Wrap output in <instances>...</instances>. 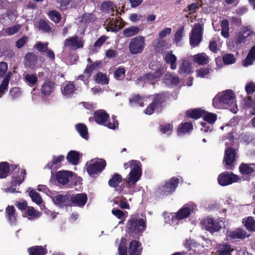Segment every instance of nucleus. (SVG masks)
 Returning a JSON list of instances; mask_svg holds the SVG:
<instances>
[{"label":"nucleus","instance_id":"f257e3e1","mask_svg":"<svg viewBox=\"0 0 255 255\" xmlns=\"http://www.w3.org/2000/svg\"><path fill=\"white\" fill-rule=\"evenodd\" d=\"M213 105L217 108H230L234 113H236L238 111L236 96L231 90H226L221 95L215 97L213 99Z\"/></svg>","mask_w":255,"mask_h":255},{"label":"nucleus","instance_id":"f03ea898","mask_svg":"<svg viewBox=\"0 0 255 255\" xmlns=\"http://www.w3.org/2000/svg\"><path fill=\"white\" fill-rule=\"evenodd\" d=\"M145 229V221L135 216H131L126 225L127 233L134 239H138Z\"/></svg>","mask_w":255,"mask_h":255},{"label":"nucleus","instance_id":"7ed1b4c3","mask_svg":"<svg viewBox=\"0 0 255 255\" xmlns=\"http://www.w3.org/2000/svg\"><path fill=\"white\" fill-rule=\"evenodd\" d=\"M167 96L164 93L155 94L151 103L145 109L144 113L148 115L153 114L155 111L160 113L162 111L167 101Z\"/></svg>","mask_w":255,"mask_h":255},{"label":"nucleus","instance_id":"20e7f679","mask_svg":"<svg viewBox=\"0 0 255 255\" xmlns=\"http://www.w3.org/2000/svg\"><path fill=\"white\" fill-rule=\"evenodd\" d=\"M130 167L132 168L128 174L127 186L129 187L134 185L140 178L142 175L141 164L138 160H131L129 161Z\"/></svg>","mask_w":255,"mask_h":255},{"label":"nucleus","instance_id":"39448f33","mask_svg":"<svg viewBox=\"0 0 255 255\" xmlns=\"http://www.w3.org/2000/svg\"><path fill=\"white\" fill-rule=\"evenodd\" d=\"M179 183L178 178L173 177L168 181L165 182L161 188L156 190V196L159 198H163L166 196L172 194L177 188Z\"/></svg>","mask_w":255,"mask_h":255},{"label":"nucleus","instance_id":"423d86ee","mask_svg":"<svg viewBox=\"0 0 255 255\" xmlns=\"http://www.w3.org/2000/svg\"><path fill=\"white\" fill-rule=\"evenodd\" d=\"M145 46V38L143 36L139 35L131 39L128 48L131 54H138L142 52Z\"/></svg>","mask_w":255,"mask_h":255},{"label":"nucleus","instance_id":"0eeeda50","mask_svg":"<svg viewBox=\"0 0 255 255\" xmlns=\"http://www.w3.org/2000/svg\"><path fill=\"white\" fill-rule=\"evenodd\" d=\"M236 158V152L232 147H227L225 150V155L223 161L225 169L233 170L235 168Z\"/></svg>","mask_w":255,"mask_h":255},{"label":"nucleus","instance_id":"6e6552de","mask_svg":"<svg viewBox=\"0 0 255 255\" xmlns=\"http://www.w3.org/2000/svg\"><path fill=\"white\" fill-rule=\"evenodd\" d=\"M203 30V24L200 23L194 24L189 38L190 44L191 46L195 47L200 43Z\"/></svg>","mask_w":255,"mask_h":255},{"label":"nucleus","instance_id":"1a4fd4ad","mask_svg":"<svg viewBox=\"0 0 255 255\" xmlns=\"http://www.w3.org/2000/svg\"><path fill=\"white\" fill-rule=\"evenodd\" d=\"M91 162H93L89 165L88 163L86 164L87 171L91 176L102 172L107 165L106 160L102 158H97L95 161L92 160Z\"/></svg>","mask_w":255,"mask_h":255},{"label":"nucleus","instance_id":"9d476101","mask_svg":"<svg viewBox=\"0 0 255 255\" xmlns=\"http://www.w3.org/2000/svg\"><path fill=\"white\" fill-rule=\"evenodd\" d=\"M217 180L219 185L225 186L237 182L239 177L232 172L225 171L219 174Z\"/></svg>","mask_w":255,"mask_h":255},{"label":"nucleus","instance_id":"9b49d317","mask_svg":"<svg viewBox=\"0 0 255 255\" xmlns=\"http://www.w3.org/2000/svg\"><path fill=\"white\" fill-rule=\"evenodd\" d=\"M204 229L211 234L219 231L222 228L218 219L207 217L202 222Z\"/></svg>","mask_w":255,"mask_h":255},{"label":"nucleus","instance_id":"f8f14e48","mask_svg":"<svg viewBox=\"0 0 255 255\" xmlns=\"http://www.w3.org/2000/svg\"><path fill=\"white\" fill-rule=\"evenodd\" d=\"M83 46L84 42L76 35L66 39L64 42V47L70 49L76 50L83 48Z\"/></svg>","mask_w":255,"mask_h":255},{"label":"nucleus","instance_id":"ddd939ff","mask_svg":"<svg viewBox=\"0 0 255 255\" xmlns=\"http://www.w3.org/2000/svg\"><path fill=\"white\" fill-rule=\"evenodd\" d=\"M196 208L194 204H186L184 205L176 214V219L178 220L188 218Z\"/></svg>","mask_w":255,"mask_h":255},{"label":"nucleus","instance_id":"4468645a","mask_svg":"<svg viewBox=\"0 0 255 255\" xmlns=\"http://www.w3.org/2000/svg\"><path fill=\"white\" fill-rule=\"evenodd\" d=\"M26 175V171L25 169H22L21 171V175L22 178H21L19 175L17 176H12L11 181L10 182V186L9 187L6 189V192L14 193L17 192L16 191V187L17 185H20L24 181L25 176Z\"/></svg>","mask_w":255,"mask_h":255},{"label":"nucleus","instance_id":"2eb2a0df","mask_svg":"<svg viewBox=\"0 0 255 255\" xmlns=\"http://www.w3.org/2000/svg\"><path fill=\"white\" fill-rule=\"evenodd\" d=\"M17 217V213L13 206L8 205L5 208V218L11 226L16 224Z\"/></svg>","mask_w":255,"mask_h":255},{"label":"nucleus","instance_id":"dca6fc26","mask_svg":"<svg viewBox=\"0 0 255 255\" xmlns=\"http://www.w3.org/2000/svg\"><path fill=\"white\" fill-rule=\"evenodd\" d=\"M71 205L75 206L83 207L87 201V196L85 193H80L75 195L70 196Z\"/></svg>","mask_w":255,"mask_h":255},{"label":"nucleus","instance_id":"f3484780","mask_svg":"<svg viewBox=\"0 0 255 255\" xmlns=\"http://www.w3.org/2000/svg\"><path fill=\"white\" fill-rule=\"evenodd\" d=\"M54 203L58 206H71L70 195L58 194L53 198Z\"/></svg>","mask_w":255,"mask_h":255},{"label":"nucleus","instance_id":"a211bd4d","mask_svg":"<svg viewBox=\"0 0 255 255\" xmlns=\"http://www.w3.org/2000/svg\"><path fill=\"white\" fill-rule=\"evenodd\" d=\"M94 120L100 125H104L110 118L109 115L104 110H99L94 113Z\"/></svg>","mask_w":255,"mask_h":255},{"label":"nucleus","instance_id":"6ab92c4d","mask_svg":"<svg viewBox=\"0 0 255 255\" xmlns=\"http://www.w3.org/2000/svg\"><path fill=\"white\" fill-rule=\"evenodd\" d=\"M72 172L63 170L56 173L55 178L57 181L62 185H65L69 181V177L72 176Z\"/></svg>","mask_w":255,"mask_h":255},{"label":"nucleus","instance_id":"aec40b11","mask_svg":"<svg viewBox=\"0 0 255 255\" xmlns=\"http://www.w3.org/2000/svg\"><path fill=\"white\" fill-rule=\"evenodd\" d=\"M142 250L141 244L135 240L131 241L128 246L129 255H141Z\"/></svg>","mask_w":255,"mask_h":255},{"label":"nucleus","instance_id":"412c9836","mask_svg":"<svg viewBox=\"0 0 255 255\" xmlns=\"http://www.w3.org/2000/svg\"><path fill=\"white\" fill-rule=\"evenodd\" d=\"M165 63L170 65L172 70H175L177 68V57L173 54L172 50L167 51L163 57Z\"/></svg>","mask_w":255,"mask_h":255},{"label":"nucleus","instance_id":"4be33fe9","mask_svg":"<svg viewBox=\"0 0 255 255\" xmlns=\"http://www.w3.org/2000/svg\"><path fill=\"white\" fill-rule=\"evenodd\" d=\"M47 246H34L27 249L29 255H46L48 251Z\"/></svg>","mask_w":255,"mask_h":255},{"label":"nucleus","instance_id":"5701e85b","mask_svg":"<svg viewBox=\"0 0 255 255\" xmlns=\"http://www.w3.org/2000/svg\"><path fill=\"white\" fill-rule=\"evenodd\" d=\"M206 113V111L201 108H194L187 110L186 116L189 118L197 120L203 116Z\"/></svg>","mask_w":255,"mask_h":255},{"label":"nucleus","instance_id":"b1692460","mask_svg":"<svg viewBox=\"0 0 255 255\" xmlns=\"http://www.w3.org/2000/svg\"><path fill=\"white\" fill-rule=\"evenodd\" d=\"M55 85V83L50 80L46 81L41 88L42 94L44 96H49L54 90Z\"/></svg>","mask_w":255,"mask_h":255},{"label":"nucleus","instance_id":"393cba45","mask_svg":"<svg viewBox=\"0 0 255 255\" xmlns=\"http://www.w3.org/2000/svg\"><path fill=\"white\" fill-rule=\"evenodd\" d=\"M240 172L242 175H248L255 172V163H241L239 166Z\"/></svg>","mask_w":255,"mask_h":255},{"label":"nucleus","instance_id":"a878e982","mask_svg":"<svg viewBox=\"0 0 255 255\" xmlns=\"http://www.w3.org/2000/svg\"><path fill=\"white\" fill-rule=\"evenodd\" d=\"M229 237L234 240H243L249 236H247V232L244 229L237 228L235 230L230 232Z\"/></svg>","mask_w":255,"mask_h":255},{"label":"nucleus","instance_id":"bb28decb","mask_svg":"<svg viewBox=\"0 0 255 255\" xmlns=\"http://www.w3.org/2000/svg\"><path fill=\"white\" fill-rule=\"evenodd\" d=\"M193 128V125L191 123H182L178 127L177 134L178 135H184L190 132Z\"/></svg>","mask_w":255,"mask_h":255},{"label":"nucleus","instance_id":"cd10ccee","mask_svg":"<svg viewBox=\"0 0 255 255\" xmlns=\"http://www.w3.org/2000/svg\"><path fill=\"white\" fill-rule=\"evenodd\" d=\"M191 71V65L190 62L185 58L180 59L179 73L180 74H189Z\"/></svg>","mask_w":255,"mask_h":255},{"label":"nucleus","instance_id":"c85d7f7f","mask_svg":"<svg viewBox=\"0 0 255 255\" xmlns=\"http://www.w3.org/2000/svg\"><path fill=\"white\" fill-rule=\"evenodd\" d=\"M37 63L36 55L32 53L28 52L25 56V65L26 67L33 68Z\"/></svg>","mask_w":255,"mask_h":255},{"label":"nucleus","instance_id":"c756f323","mask_svg":"<svg viewBox=\"0 0 255 255\" xmlns=\"http://www.w3.org/2000/svg\"><path fill=\"white\" fill-rule=\"evenodd\" d=\"M255 61V45L253 46L249 51L247 57L243 61V65L245 67H247L252 65Z\"/></svg>","mask_w":255,"mask_h":255},{"label":"nucleus","instance_id":"7c9ffc66","mask_svg":"<svg viewBox=\"0 0 255 255\" xmlns=\"http://www.w3.org/2000/svg\"><path fill=\"white\" fill-rule=\"evenodd\" d=\"M243 224L249 232H255V220L253 217L249 216L243 219Z\"/></svg>","mask_w":255,"mask_h":255},{"label":"nucleus","instance_id":"2f4dec72","mask_svg":"<svg viewBox=\"0 0 255 255\" xmlns=\"http://www.w3.org/2000/svg\"><path fill=\"white\" fill-rule=\"evenodd\" d=\"M193 61L199 65H204L209 62L208 56L205 53H198L193 56Z\"/></svg>","mask_w":255,"mask_h":255},{"label":"nucleus","instance_id":"473e14b6","mask_svg":"<svg viewBox=\"0 0 255 255\" xmlns=\"http://www.w3.org/2000/svg\"><path fill=\"white\" fill-rule=\"evenodd\" d=\"M76 89L73 82L69 81L62 87L61 92L63 95L68 97L72 95Z\"/></svg>","mask_w":255,"mask_h":255},{"label":"nucleus","instance_id":"72a5a7b5","mask_svg":"<svg viewBox=\"0 0 255 255\" xmlns=\"http://www.w3.org/2000/svg\"><path fill=\"white\" fill-rule=\"evenodd\" d=\"M11 73L9 72L4 77L0 84V97H1L6 91H7Z\"/></svg>","mask_w":255,"mask_h":255},{"label":"nucleus","instance_id":"f704fd0d","mask_svg":"<svg viewBox=\"0 0 255 255\" xmlns=\"http://www.w3.org/2000/svg\"><path fill=\"white\" fill-rule=\"evenodd\" d=\"M10 171V164L6 161L0 162V179L6 178Z\"/></svg>","mask_w":255,"mask_h":255},{"label":"nucleus","instance_id":"c9c22d12","mask_svg":"<svg viewBox=\"0 0 255 255\" xmlns=\"http://www.w3.org/2000/svg\"><path fill=\"white\" fill-rule=\"evenodd\" d=\"M66 159L72 164L77 165L79 163L80 159L79 153L78 151L71 150L68 153Z\"/></svg>","mask_w":255,"mask_h":255},{"label":"nucleus","instance_id":"e433bc0d","mask_svg":"<svg viewBox=\"0 0 255 255\" xmlns=\"http://www.w3.org/2000/svg\"><path fill=\"white\" fill-rule=\"evenodd\" d=\"M123 180L122 176L118 173H115L111 178L108 181L109 186L113 188H116Z\"/></svg>","mask_w":255,"mask_h":255},{"label":"nucleus","instance_id":"4c0bfd02","mask_svg":"<svg viewBox=\"0 0 255 255\" xmlns=\"http://www.w3.org/2000/svg\"><path fill=\"white\" fill-rule=\"evenodd\" d=\"M76 129L80 136L86 140L89 138L88 130L86 126L82 123H79L76 125Z\"/></svg>","mask_w":255,"mask_h":255},{"label":"nucleus","instance_id":"58836bf2","mask_svg":"<svg viewBox=\"0 0 255 255\" xmlns=\"http://www.w3.org/2000/svg\"><path fill=\"white\" fill-rule=\"evenodd\" d=\"M233 251L231 246L226 244L220 245L218 250L219 255H232Z\"/></svg>","mask_w":255,"mask_h":255},{"label":"nucleus","instance_id":"ea45409f","mask_svg":"<svg viewBox=\"0 0 255 255\" xmlns=\"http://www.w3.org/2000/svg\"><path fill=\"white\" fill-rule=\"evenodd\" d=\"M140 28L136 26H133L125 29L123 34L125 37H131L137 34L140 31Z\"/></svg>","mask_w":255,"mask_h":255},{"label":"nucleus","instance_id":"a19ab883","mask_svg":"<svg viewBox=\"0 0 255 255\" xmlns=\"http://www.w3.org/2000/svg\"><path fill=\"white\" fill-rule=\"evenodd\" d=\"M221 26L222 28L221 35L224 38H229V23L228 19H223L221 23Z\"/></svg>","mask_w":255,"mask_h":255},{"label":"nucleus","instance_id":"79ce46f5","mask_svg":"<svg viewBox=\"0 0 255 255\" xmlns=\"http://www.w3.org/2000/svg\"><path fill=\"white\" fill-rule=\"evenodd\" d=\"M37 27L39 29L41 30L44 32L49 33L51 30L49 21L45 19H40L38 22Z\"/></svg>","mask_w":255,"mask_h":255},{"label":"nucleus","instance_id":"37998d69","mask_svg":"<svg viewBox=\"0 0 255 255\" xmlns=\"http://www.w3.org/2000/svg\"><path fill=\"white\" fill-rule=\"evenodd\" d=\"M64 158V156L62 155L58 156H53L51 161L48 163L45 167L49 169H52L54 166L58 165L63 161Z\"/></svg>","mask_w":255,"mask_h":255},{"label":"nucleus","instance_id":"c03bdc74","mask_svg":"<svg viewBox=\"0 0 255 255\" xmlns=\"http://www.w3.org/2000/svg\"><path fill=\"white\" fill-rule=\"evenodd\" d=\"M25 213L28 216L30 217V219H37L42 215L40 212L37 211L33 207L31 206L27 207ZM29 219H30V218H29Z\"/></svg>","mask_w":255,"mask_h":255},{"label":"nucleus","instance_id":"a18cd8bd","mask_svg":"<svg viewBox=\"0 0 255 255\" xmlns=\"http://www.w3.org/2000/svg\"><path fill=\"white\" fill-rule=\"evenodd\" d=\"M203 119L207 123L213 125L217 119V116L216 114L209 113L206 111V113L203 115Z\"/></svg>","mask_w":255,"mask_h":255},{"label":"nucleus","instance_id":"49530a36","mask_svg":"<svg viewBox=\"0 0 255 255\" xmlns=\"http://www.w3.org/2000/svg\"><path fill=\"white\" fill-rule=\"evenodd\" d=\"M129 102L130 104H133L140 107L144 106V99L139 94L133 95L132 98L129 100Z\"/></svg>","mask_w":255,"mask_h":255},{"label":"nucleus","instance_id":"de8ad7c7","mask_svg":"<svg viewBox=\"0 0 255 255\" xmlns=\"http://www.w3.org/2000/svg\"><path fill=\"white\" fill-rule=\"evenodd\" d=\"M126 70L124 67H119L114 72V76L117 80H122L125 77Z\"/></svg>","mask_w":255,"mask_h":255},{"label":"nucleus","instance_id":"09e8293b","mask_svg":"<svg viewBox=\"0 0 255 255\" xmlns=\"http://www.w3.org/2000/svg\"><path fill=\"white\" fill-rule=\"evenodd\" d=\"M95 81L98 84L106 85L108 84L109 80L106 74L99 72L96 76Z\"/></svg>","mask_w":255,"mask_h":255},{"label":"nucleus","instance_id":"8fccbe9b","mask_svg":"<svg viewBox=\"0 0 255 255\" xmlns=\"http://www.w3.org/2000/svg\"><path fill=\"white\" fill-rule=\"evenodd\" d=\"M29 195L31 197L32 201L36 203L37 204L40 205L42 203V199L40 194L34 190H31L29 192Z\"/></svg>","mask_w":255,"mask_h":255},{"label":"nucleus","instance_id":"3c124183","mask_svg":"<svg viewBox=\"0 0 255 255\" xmlns=\"http://www.w3.org/2000/svg\"><path fill=\"white\" fill-rule=\"evenodd\" d=\"M159 129L163 134H170L172 132L173 125L169 123L162 124L159 126Z\"/></svg>","mask_w":255,"mask_h":255},{"label":"nucleus","instance_id":"603ef678","mask_svg":"<svg viewBox=\"0 0 255 255\" xmlns=\"http://www.w3.org/2000/svg\"><path fill=\"white\" fill-rule=\"evenodd\" d=\"M119 255H127V247L126 246V240L122 238L118 247Z\"/></svg>","mask_w":255,"mask_h":255},{"label":"nucleus","instance_id":"864d4df0","mask_svg":"<svg viewBox=\"0 0 255 255\" xmlns=\"http://www.w3.org/2000/svg\"><path fill=\"white\" fill-rule=\"evenodd\" d=\"M48 15L50 19L55 23L60 22L61 19V14L56 10H50Z\"/></svg>","mask_w":255,"mask_h":255},{"label":"nucleus","instance_id":"5fc2aeb1","mask_svg":"<svg viewBox=\"0 0 255 255\" xmlns=\"http://www.w3.org/2000/svg\"><path fill=\"white\" fill-rule=\"evenodd\" d=\"M48 42H46L42 43V42H37L34 45V48L37 49L38 52L41 53L45 52L48 48Z\"/></svg>","mask_w":255,"mask_h":255},{"label":"nucleus","instance_id":"6e6d98bb","mask_svg":"<svg viewBox=\"0 0 255 255\" xmlns=\"http://www.w3.org/2000/svg\"><path fill=\"white\" fill-rule=\"evenodd\" d=\"M223 62L227 65L232 64L235 62L236 58L233 54H226L222 56Z\"/></svg>","mask_w":255,"mask_h":255},{"label":"nucleus","instance_id":"4d7b16f0","mask_svg":"<svg viewBox=\"0 0 255 255\" xmlns=\"http://www.w3.org/2000/svg\"><path fill=\"white\" fill-rule=\"evenodd\" d=\"M247 38V36L242 32H240L235 39V44L238 46L244 43L246 41Z\"/></svg>","mask_w":255,"mask_h":255},{"label":"nucleus","instance_id":"13d9d810","mask_svg":"<svg viewBox=\"0 0 255 255\" xmlns=\"http://www.w3.org/2000/svg\"><path fill=\"white\" fill-rule=\"evenodd\" d=\"M9 95L12 99L19 97L21 95V91L19 87H13L10 89Z\"/></svg>","mask_w":255,"mask_h":255},{"label":"nucleus","instance_id":"bf43d9fd","mask_svg":"<svg viewBox=\"0 0 255 255\" xmlns=\"http://www.w3.org/2000/svg\"><path fill=\"white\" fill-rule=\"evenodd\" d=\"M25 79L30 86H33L38 81L37 76L34 74H26Z\"/></svg>","mask_w":255,"mask_h":255},{"label":"nucleus","instance_id":"052dcab7","mask_svg":"<svg viewBox=\"0 0 255 255\" xmlns=\"http://www.w3.org/2000/svg\"><path fill=\"white\" fill-rule=\"evenodd\" d=\"M20 26L18 24L7 28L5 32L7 35H12L18 32L20 30Z\"/></svg>","mask_w":255,"mask_h":255},{"label":"nucleus","instance_id":"680f3d73","mask_svg":"<svg viewBox=\"0 0 255 255\" xmlns=\"http://www.w3.org/2000/svg\"><path fill=\"white\" fill-rule=\"evenodd\" d=\"M165 45V40H163L161 38H158L157 39H155L152 42V46L155 49H159L164 47Z\"/></svg>","mask_w":255,"mask_h":255},{"label":"nucleus","instance_id":"e2e57ef3","mask_svg":"<svg viewBox=\"0 0 255 255\" xmlns=\"http://www.w3.org/2000/svg\"><path fill=\"white\" fill-rule=\"evenodd\" d=\"M184 27H181L178 29L174 34V41L176 43L179 42L183 38Z\"/></svg>","mask_w":255,"mask_h":255},{"label":"nucleus","instance_id":"0e129e2a","mask_svg":"<svg viewBox=\"0 0 255 255\" xmlns=\"http://www.w3.org/2000/svg\"><path fill=\"white\" fill-rule=\"evenodd\" d=\"M245 90L247 95L252 94L255 92V83L251 82L247 84L245 87Z\"/></svg>","mask_w":255,"mask_h":255},{"label":"nucleus","instance_id":"69168bd1","mask_svg":"<svg viewBox=\"0 0 255 255\" xmlns=\"http://www.w3.org/2000/svg\"><path fill=\"white\" fill-rule=\"evenodd\" d=\"M155 79L156 78L154 77L153 72H149L140 77L139 80L142 81L146 82L152 81Z\"/></svg>","mask_w":255,"mask_h":255},{"label":"nucleus","instance_id":"338daca9","mask_svg":"<svg viewBox=\"0 0 255 255\" xmlns=\"http://www.w3.org/2000/svg\"><path fill=\"white\" fill-rule=\"evenodd\" d=\"M202 128L201 130L205 132H211L213 129V125L207 123H201Z\"/></svg>","mask_w":255,"mask_h":255},{"label":"nucleus","instance_id":"774afa93","mask_svg":"<svg viewBox=\"0 0 255 255\" xmlns=\"http://www.w3.org/2000/svg\"><path fill=\"white\" fill-rule=\"evenodd\" d=\"M242 32L246 35L245 36L247 37L255 36V32L251 29L250 26L243 27Z\"/></svg>","mask_w":255,"mask_h":255}]
</instances>
